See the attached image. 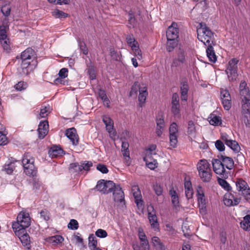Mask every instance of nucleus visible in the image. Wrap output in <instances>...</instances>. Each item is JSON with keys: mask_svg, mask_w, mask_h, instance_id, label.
Segmentation results:
<instances>
[{"mask_svg": "<svg viewBox=\"0 0 250 250\" xmlns=\"http://www.w3.org/2000/svg\"><path fill=\"white\" fill-rule=\"evenodd\" d=\"M7 39L5 27L4 26H0V40H3Z\"/></svg>", "mask_w": 250, "mask_h": 250, "instance_id": "56", "label": "nucleus"}, {"mask_svg": "<svg viewBox=\"0 0 250 250\" xmlns=\"http://www.w3.org/2000/svg\"><path fill=\"white\" fill-rule=\"evenodd\" d=\"M213 45H208L206 52L207 57H208L209 60L212 62H215L217 60V58L215 52L213 50V48L212 47Z\"/></svg>", "mask_w": 250, "mask_h": 250, "instance_id": "27", "label": "nucleus"}, {"mask_svg": "<svg viewBox=\"0 0 250 250\" xmlns=\"http://www.w3.org/2000/svg\"><path fill=\"white\" fill-rule=\"evenodd\" d=\"M144 160L146 162V165L150 169H154L157 167V163L156 160H153L151 161L149 155H146V157L144 158Z\"/></svg>", "mask_w": 250, "mask_h": 250, "instance_id": "30", "label": "nucleus"}, {"mask_svg": "<svg viewBox=\"0 0 250 250\" xmlns=\"http://www.w3.org/2000/svg\"><path fill=\"white\" fill-rule=\"evenodd\" d=\"M131 190L137 206L139 208H142L143 207V201L142 200L141 192L138 186H133Z\"/></svg>", "mask_w": 250, "mask_h": 250, "instance_id": "16", "label": "nucleus"}, {"mask_svg": "<svg viewBox=\"0 0 250 250\" xmlns=\"http://www.w3.org/2000/svg\"><path fill=\"white\" fill-rule=\"evenodd\" d=\"M126 40L128 44L131 47H132V46H133L135 45H137L138 44V42L135 40V38H134L133 35H127L126 38Z\"/></svg>", "mask_w": 250, "mask_h": 250, "instance_id": "49", "label": "nucleus"}, {"mask_svg": "<svg viewBox=\"0 0 250 250\" xmlns=\"http://www.w3.org/2000/svg\"><path fill=\"white\" fill-rule=\"evenodd\" d=\"M49 106H45L41 109L40 115L41 118L46 117L49 112Z\"/></svg>", "mask_w": 250, "mask_h": 250, "instance_id": "61", "label": "nucleus"}, {"mask_svg": "<svg viewBox=\"0 0 250 250\" xmlns=\"http://www.w3.org/2000/svg\"><path fill=\"white\" fill-rule=\"evenodd\" d=\"M185 194L187 199H189L192 197L193 191L191 184L190 182H186L185 183Z\"/></svg>", "mask_w": 250, "mask_h": 250, "instance_id": "31", "label": "nucleus"}, {"mask_svg": "<svg viewBox=\"0 0 250 250\" xmlns=\"http://www.w3.org/2000/svg\"><path fill=\"white\" fill-rule=\"evenodd\" d=\"M129 147V144L127 142L123 141L122 144V151L123 152V154L124 157H125V164L127 165H129V151L128 150Z\"/></svg>", "mask_w": 250, "mask_h": 250, "instance_id": "22", "label": "nucleus"}, {"mask_svg": "<svg viewBox=\"0 0 250 250\" xmlns=\"http://www.w3.org/2000/svg\"><path fill=\"white\" fill-rule=\"evenodd\" d=\"M152 243L157 249L162 250L165 248L164 245L161 242L159 238L157 236H154L152 238Z\"/></svg>", "mask_w": 250, "mask_h": 250, "instance_id": "42", "label": "nucleus"}, {"mask_svg": "<svg viewBox=\"0 0 250 250\" xmlns=\"http://www.w3.org/2000/svg\"><path fill=\"white\" fill-rule=\"evenodd\" d=\"M169 193L171 197L172 204L173 206L175 208L179 207V197L177 192L172 188L170 189Z\"/></svg>", "mask_w": 250, "mask_h": 250, "instance_id": "28", "label": "nucleus"}, {"mask_svg": "<svg viewBox=\"0 0 250 250\" xmlns=\"http://www.w3.org/2000/svg\"><path fill=\"white\" fill-rule=\"evenodd\" d=\"M212 164L213 170L217 174L219 175L222 178H225L228 176L225 166L220 159H213Z\"/></svg>", "mask_w": 250, "mask_h": 250, "instance_id": "10", "label": "nucleus"}, {"mask_svg": "<svg viewBox=\"0 0 250 250\" xmlns=\"http://www.w3.org/2000/svg\"><path fill=\"white\" fill-rule=\"evenodd\" d=\"M68 69L65 68H62L59 73V77L61 78H57L55 80V83L56 84L60 83L62 82L61 79H64L67 77Z\"/></svg>", "mask_w": 250, "mask_h": 250, "instance_id": "40", "label": "nucleus"}, {"mask_svg": "<svg viewBox=\"0 0 250 250\" xmlns=\"http://www.w3.org/2000/svg\"><path fill=\"white\" fill-rule=\"evenodd\" d=\"M63 238L62 235H53L47 238V241L50 243L54 245L60 244L63 241Z\"/></svg>", "mask_w": 250, "mask_h": 250, "instance_id": "33", "label": "nucleus"}, {"mask_svg": "<svg viewBox=\"0 0 250 250\" xmlns=\"http://www.w3.org/2000/svg\"><path fill=\"white\" fill-rule=\"evenodd\" d=\"M65 134L70 140L73 146H76L78 145L79 138L77 133L76 129L74 127L66 129Z\"/></svg>", "mask_w": 250, "mask_h": 250, "instance_id": "13", "label": "nucleus"}, {"mask_svg": "<svg viewBox=\"0 0 250 250\" xmlns=\"http://www.w3.org/2000/svg\"><path fill=\"white\" fill-rule=\"evenodd\" d=\"M79 227V224L77 220L71 219L68 224V228L71 229L75 230Z\"/></svg>", "mask_w": 250, "mask_h": 250, "instance_id": "53", "label": "nucleus"}, {"mask_svg": "<svg viewBox=\"0 0 250 250\" xmlns=\"http://www.w3.org/2000/svg\"><path fill=\"white\" fill-rule=\"evenodd\" d=\"M148 210V218L149 220V222L151 226L153 228H157L158 224L157 222V216L155 214V212L154 211V209L152 206H149L147 208Z\"/></svg>", "mask_w": 250, "mask_h": 250, "instance_id": "18", "label": "nucleus"}, {"mask_svg": "<svg viewBox=\"0 0 250 250\" xmlns=\"http://www.w3.org/2000/svg\"><path fill=\"white\" fill-rule=\"evenodd\" d=\"M147 95V87L146 84L142 83V86L139 87V95L138 97L140 106L142 107L145 104Z\"/></svg>", "mask_w": 250, "mask_h": 250, "instance_id": "19", "label": "nucleus"}, {"mask_svg": "<svg viewBox=\"0 0 250 250\" xmlns=\"http://www.w3.org/2000/svg\"><path fill=\"white\" fill-rule=\"evenodd\" d=\"M237 189L248 200L250 199V188L246 182L242 179H238L236 182Z\"/></svg>", "mask_w": 250, "mask_h": 250, "instance_id": "9", "label": "nucleus"}, {"mask_svg": "<svg viewBox=\"0 0 250 250\" xmlns=\"http://www.w3.org/2000/svg\"><path fill=\"white\" fill-rule=\"evenodd\" d=\"M8 39H4L3 40H0L1 45L2 46L3 49L6 51L7 52L10 50V46L9 44Z\"/></svg>", "mask_w": 250, "mask_h": 250, "instance_id": "55", "label": "nucleus"}, {"mask_svg": "<svg viewBox=\"0 0 250 250\" xmlns=\"http://www.w3.org/2000/svg\"><path fill=\"white\" fill-rule=\"evenodd\" d=\"M27 87V83L24 82H20L15 85L16 90L21 91L25 89Z\"/></svg>", "mask_w": 250, "mask_h": 250, "instance_id": "52", "label": "nucleus"}, {"mask_svg": "<svg viewBox=\"0 0 250 250\" xmlns=\"http://www.w3.org/2000/svg\"><path fill=\"white\" fill-rule=\"evenodd\" d=\"M15 168V163L10 162L9 164L5 165L4 169L7 174H10L12 173Z\"/></svg>", "mask_w": 250, "mask_h": 250, "instance_id": "48", "label": "nucleus"}, {"mask_svg": "<svg viewBox=\"0 0 250 250\" xmlns=\"http://www.w3.org/2000/svg\"><path fill=\"white\" fill-rule=\"evenodd\" d=\"M171 112L175 117L180 118V104H171Z\"/></svg>", "mask_w": 250, "mask_h": 250, "instance_id": "43", "label": "nucleus"}, {"mask_svg": "<svg viewBox=\"0 0 250 250\" xmlns=\"http://www.w3.org/2000/svg\"><path fill=\"white\" fill-rule=\"evenodd\" d=\"M220 160L227 168L231 169L233 168L234 162L231 157L221 155Z\"/></svg>", "mask_w": 250, "mask_h": 250, "instance_id": "25", "label": "nucleus"}, {"mask_svg": "<svg viewBox=\"0 0 250 250\" xmlns=\"http://www.w3.org/2000/svg\"><path fill=\"white\" fill-rule=\"evenodd\" d=\"M242 99V112L245 114L243 120L247 125L249 124V118H250V92L249 89L240 91Z\"/></svg>", "mask_w": 250, "mask_h": 250, "instance_id": "3", "label": "nucleus"}, {"mask_svg": "<svg viewBox=\"0 0 250 250\" xmlns=\"http://www.w3.org/2000/svg\"><path fill=\"white\" fill-rule=\"evenodd\" d=\"M186 63V54L184 49L179 48L176 55L173 58L170 67L172 71L181 70Z\"/></svg>", "mask_w": 250, "mask_h": 250, "instance_id": "6", "label": "nucleus"}, {"mask_svg": "<svg viewBox=\"0 0 250 250\" xmlns=\"http://www.w3.org/2000/svg\"><path fill=\"white\" fill-rule=\"evenodd\" d=\"M178 29L177 25L176 23L173 22L172 24L169 26L167 31V39H175L177 40L178 38Z\"/></svg>", "mask_w": 250, "mask_h": 250, "instance_id": "17", "label": "nucleus"}, {"mask_svg": "<svg viewBox=\"0 0 250 250\" xmlns=\"http://www.w3.org/2000/svg\"><path fill=\"white\" fill-rule=\"evenodd\" d=\"M112 192L114 201L121 205H124L125 204L124 193L120 186L115 185V187L114 188Z\"/></svg>", "mask_w": 250, "mask_h": 250, "instance_id": "11", "label": "nucleus"}, {"mask_svg": "<svg viewBox=\"0 0 250 250\" xmlns=\"http://www.w3.org/2000/svg\"><path fill=\"white\" fill-rule=\"evenodd\" d=\"M215 146L216 148L220 151L225 150V146L224 143L220 140L216 141L215 142Z\"/></svg>", "mask_w": 250, "mask_h": 250, "instance_id": "60", "label": "nucleus"}, {"mask_svg": "<svg viewBox=\"0 0 250 250\" xmlns=\"http://www.w3.org/2000/svg\"><path fill=\"white\" fill-rule=\"evenodd\" d=\"M99 97L103 101L104 104L105 106L109 107V101L107 98L106 94L104 90L100 89L98 93Z\"/></svg>", "mask_w": 250, "mask_h": 250, "instance_id": "34", "label": "nucleus"}, {"mask_svg": "<svg viewBox=\"0 0 250 250\" xmlns=\"http://www.w3.org/2000/svg\"><path fill=\"white\" fill-rule=\"evenodd\" d=\"M197 168L198 173L211 171L210 164L206 160H201L197 164Z\"/></svg>", "mask_w": 250, "mask_h": 250, "instance_id": "20", "label": "nucleus"}, {"mask_svg": "<svg viewBox=\"0 0 250 250\" xmlns=\"http://www.w3.org/2000/svg\"><path fill=\"white\" fill-rule=\"evenodd\" d=\"M31 224V220L28 213L21 211L17 217V221L12 224V229L16 234H28L26 229Z\"/></svg>", "mask_w": 250, "mask_h": 250, "instance_id": "1", "label": "nucleus"}, {"mask_svg": "<svg viewBox=\"0 0 250 250\" xmlns=\"http://www.w3.org/2000/svg\"><path fill=\"white\" fill-rule=\"evenodd\" d=\"M11 8L8 5H4L1 8V12L5 16H8L10 15Z\"/></svg>", "mask_w": 250, "mask_h": 250, "instance_id": "54", "label": "nucleus"}, {"mask_svg": "<svg viewBox=\"0 0 250 250\" xmlns=\"http://www.w3.org/2000/svg\"><path fill=\"white\" fill-rule=\"evenodd\" d=\"M82 170H88L92 166V163L90 161H84L81 163Z\"/></svg>", "mask_w": 250, "mask_h": 250, "instance_id": "58", "label": "nucleus"}, {"mask_svg": "<svg viewBox=\"0 0 250 250\" xmlns=\"http://www.w3.org/2000/svg\"><path fill=\"white\" fill-rule=\"evenodd\" d=\"M240 201V199L235 197L231 193H227L224 195V202L228 207L237 205Z\"/></svg>", "mask_w": 250, "mask_h": 250, "instance_id": "15", "label": "nucleus"}, {"mask_svg": "<svg viewBox=\"0 0 250 250\" xmlns=\"http://www.w3.org/2000/svg\"><path fill=\"white\" fill-rule=\"evenodd\" d=\"M69 170L72 173H79L83 170L82 168V165L81 164H79L78 163H72L70 165Z\"/></svg>", "mask_w": 250, "mask_h": 250, "instance_id": "36", "label": "nucleus"}, {"mask_svg": "<svg viewBox=\"0 0 250 250\" xmlns=\"http://www.w3.org/2000/svg\"><path fill=\"white\" fill-rule=\"evenodd\" d=\"M52 15L56 18H65L68 17V15L63 11L56 9L52 12Z\"/></svg>", "mask_w": 250, "mask_h": 250, "instance_id": "46", "label": "nucleus"}, {"mask_svg": "<svg viewBox=\"0 0 250 250\" xmlns=\"http://www.w3.org/2000/svg\"><path fill=\"white\" fill-rule=\"evenodd\" d=\"M133 52L134 55L139 60L143 59L142 54L141 50L139 48V44L135 45L131 47Z\"/></svg>", "mask_w": 250, "mask_h": 250, "instance_id": "41", "label": "nucleus"}, {"mask_svg": "<svg viewBox=\"0 0 250 250\" xmlns=\"http://www.w3.org/2000/svg\"><path fill=\"white\" fill-rule=\"evenodd\" d=\"M48 122L46 121L40 123L38 129L39 138L43 139L46 136L48 132Z\"/></svg>", "mask_w": 250, "mask_h": 250, "instance_id": "21", "label": "nucleus"}, {"mask_svg": "<svg viewBox=\"0 0 250 250\" xmlns=\"http://www.w3.org/2000/svg\"><path fill=\"white\" fill-rule=\"evenodd\" d=\"M238 60L236 59H231L226 70L228 78L230 81H235L237 77V65Z\"/></svg>", "mask_w": 250, "mask_h": 250, "instance_id": "8", "label": "nucleus"}, {"mask_svg": "<svg viewBox=\"0 0 250 250\" xmlns=\"http://www.w3.org/2000/svg\"><path fill=\"white\" fill-rule=\"evenodd\" d=\"M221 98L224 108L229 110L231 106V97L229 91L223 90L221 91Z\"/></svg>", "mask_w": 250, "mask_h": 250, "instance_id": "14", "label": "nucleus"}, {"mask_svg": "<svg viewBox=\"0 0 250 250\" xmlns=\"http://www.w3.org/2000/svg\"><path fill=\"white\" fill-rule=\"evenodd\" d=\"M19 238L24 246L30 249L31 240L29 235H19Z\"/></svg>", "mask_w": 250, "mask_h": 250, "instance_id": "39", "label": "nucleus"}, {"mask_svg": "<svg viewBox=\"0 0 250 250\" xmlns=\"http://www.w3.org/2000/svg\"><path fill=\"white\" fill-rule=\"evenodd\" d=\"M139 239L141 241L142 250H149L148 241L146 235H139Z\"/></svg>", "mask_w": 250, "mask_h": 250, "instance_id": "35", "label": "nucleus"}, {"mask_svg": "<svg viewBox=\"0 0 250 250\" xmlns=\"http://www.w3.org/2000/svg\"><path fill=\"white\" fill-rule=\"evenodd\" d=\"M199 26L197 30L198 40L206 46L214 45V33L203 22L200 23Z\"/></svg>", "mask_w": 250, "mask_h": 250, "instance_id": "2", "label": "nucleus"}, {"mask_svg": "<svg viewBox=\"0 0 250 250\" xmlns=\"http://www.w3.org/2000/svg\"><path fill=\"white\" fill-rule=\"evenodd\" d=\"M178 44V40L167 39V50L168 52L172 51Z\"/></svg>", "mask_w": 250, "mask_h": 250, "instance_id": "37", "label": "nucleus"}, {"mask_svg": "<svg viewBox=\"0 0 250 250\" xmlns=\"http://www.w3.org/2000/svg\"><path fill=\"white\" fill-rule=\"evenodd\" d=\"M212 171L199 173V176L204 182H209L212 178Z\"/></svg>", "mask_w": 250, "mask_h": 250, "instance_id": "38", "label": "nucleus"}, {"mask_svg": "<svg viewBox=\"0 0 250 250\" xmlns=\"http://www.w3.org/2000/svg\"><path fill=\"white\" fill-rule=\"evenodd\" d=\"M41 217H42L44 220L47 221L49 219L50 213L49 211L46 209L42 210L40 211Z\"/></svg>", "mask_w": 250, "mask_h": 250, "instance_id": "57", "label": "nucleus"}, {"mask_svg": "<svg viewBox=\"0 0 250 250\" xmlns=\"http://www.w3.org/2000/svg\"><path fill=\"white\" fill-rule=\"evenodd\" d=\"M115 184L111 181L101 180L97 182L96 189L102 194H108L112 192Z\"/></svg>", "mask_w": 250, "mask_h": 250, "instance_id": "7", "label": "nucleus"}, {"mask_svg": "<svg viewBox=\"0 0 250 250\" xmlns=\"http://www.w3.org/2000/svg\"><path fill=\"white\" fill-rule=\"evenodd\" d=\"M103 121L105 125L106 129L108 133L110 134H114L113 130V122L107 116H104L103 117Z\"/></svg>", "mask_w": 250, "mask_h": 250, "instance_id": "23", "label": "nucleus"}, {"mask_svg": "<svg viewBox=\"0 0 250 250\" xmlns=\"http://www.w3.org/2000/svg\"><path fill=\"white\" fill-rule=\"evenodd\" d=\"M218 182L219 185L223 187L225 189L229 191L230 190L231 187L229 183L224 179L222 178H218Z\"/></svg>", "mask_w": 250, "mask_h": 250, "instance_id": "50", "label": "nucleus"}, {"mask_svg": "<svg viewBox=\"0 0 250 250\" xmlns=\"http://www.w3.org/2000/svg\"><path fill=\"white\" fill-rule=\"evenodd\" d=\"M221 138L225 144L235 152H238L240 149V146L238 143L230 139V137L227 134H222Z\"/></svg>", "mask_w": 250, "mask_h": 250, "instance_id": "12", "label": "nucleus"}, {"mask_svg": "<svg viewBox=\"0 0 250 250\" xmlns=\"http://www.w3.org/2000/svg\"><path fill=\"white\" fill-rule=\"evenodd\" d=\"M178 136V134H169V135L170 145L173 148L177 146Z\"/></svg>", "mask_w": 250, "mask_h": 250, "instance_id": "44", "label": "nucleus"}, {"mask_svg": "<svg viewBox=\"0 0 250 250\" xmlns=\"http://www.w3.org/2000/svg\"><path fill=\"white\" fill-rule=\"evenodd\" d=\"M169 134H178V125L176 123L173 122L170 125Z\"/></svg>", "mask_w": 250, "mask_h": 250, "instance_id": "51", "label": "nucleus"}, {"mask_svg": "<svg viewBox=\"0 0 250 250\" xmlns=\"http://www.w3.org/2000/svg\"><path fill=\"white\" fill-rule=\"evenodd\" d=\"M97 169L103 173H107L108 172L106 166L103 164H98L97 166Z\"/></svg>", "mask_w": 250, "mask_h": 250, "instance_id": "62", "label": "nucleus"}, {"mask_svg": "<svg viewBox=\"0 0 250 250\" xmlns=\"http://www.w3.org/2000/svg\"><path fill=\"white\" fill-rule=\"evenodd\" d=\"M34 55L35 52L31 48H28L21 53V66L23 74H28L29 71L33 69L31 62Z\"/></svg>", "mask_w": 250, "mask_h": 250, "instance_id": "4", "label": "nucleus"}, {"mask_svg": "<svg viewBox=\"0 0 250 250\" xmlns=\"http://www.w3.org/2000/svg\"><path fill=\"white\" fill-rule=\"evenodd\" d=\"M241 227L244 230H250V215H247L240 223Z\"/></svg>", "mask_w": 250, "mask_h": 250, "instance_id": "32", "label": "nucleus"}, {"mask_svg": "<svg viewBox=\"0 0 250 250\" xmlns=\"http://www.w3.org/2000/svg\"><path fill=\"white\" fill-rule=\"evenodd\" d=\"M153 189L155 191V193L158 196L162 195L163 193V188L160 185L157 184L154 185L153 186Z\"/></svg>", "mask_w": 250, "mask_h": 250, "instance_id": "59", "label": "nucleus"}, {"mask_svg": "<svg viewBox=\"0 0 250 250\" xmlns=\"http://www.w3.org/2000/svg\"><path fill=\"white\" fill-rule=\"evenodd\" d=\"M141 86H140L138 84V83L137 82H135L131 87L130 90V95L137 94L138 89H139V87Z\"/></svg>", "mask_w": 250, "mask_h": 250, "instance_id": "63", "label": "nucleus"}, {"mask_svg": "<svg viewBox=\"0 0 250 250\" xmlns=\"http://www.w3.org/2000/svg\"><path fill=\"white\" fill-rule=\"evenodd\" d=\"M196 133L195 125L192 121H189L188 123V133L189 135H194Z\"/></svg>", "mask_w": 250, "mask_h": 250, "instance_id": "45", "label": "nucleus"}, {"mask_svg": "<svg viewBox=\"0 0 250 250\" xmlns=\"http://www.w3.org/2000/svg\"><path fill=\"white\" fill-rule=\"evenodd\" d=\"M49 154L52 158H56L62 156L63 150L58 146H54L49 151Z\"/></svg>", "mask_w": 250, "mask_h": 250, "instance_id": "24", "label": "nucleus"}, {"mask_svg": "<svg viewBox=\"0 0 250 250\" xmlns=\"http://www.w3.org/2000/svg\"><path fill=\"white\" fill-rule=\"evenodd\" d=\"M179 104V95L177 93L173 94L171 100V104Z\"/></svg>", "mask_w": 250, "mask_h": 250, "instance_id": "64", "label": "nucleus"}, {"mask_svg": "<svg viewBox=\"0 0 250 250\" xmlns=\"http://www.w3.org/2000/svg\"><path fill=\"white\" fill-rule=\"evenodd\" d=\"M88 247L90 249L95 248L97 246V240L94 235H89L88 237Z\"/></svg>", "mask_w": 250, "mask_h": 250, "instance_id": "47", "label": "nucleus"}, {"mask_svg": "<svg viewBox=\"0 0 250 250\" xmlns=\"http://www.w3.org/2000/svg\"><path fill=\"white\" fill-rule=\"evenodd\" d=\"M22 164L24 171L27 175L31 177L36 175L37 169L34 166V158L29 153H26L24 154Z\"/></svg>", "mask_w": 250, "mask_h": 250, "instance_id": "5", "label": "nucleus"}, {"mask_svg": "<svg viewBox=\"0 0 250 250\" xmlns=\"http://www.w3.org/2000/svg\"><path fill=\"white\" fill-rule=\"evenodd\" d=\"M209 122L210 125H219L221 124L222 120L221 118L213 113H212L210 115V116L208 117Z\"/></svg>", "mask_w": 250, "mask_h": 250, "instance_id": "29", "label": "nucleus"}, {"mask_svg": "<svg viewBox=\"0 0 250 250\" xmlns=\"http://www.w3.org/2000/svg\"><path fill=\"white\" fill-rule=\"evenodd\" d=\"M188 90V85L187 82L184 81L181 83V99L183 101H187V94Z\"/></svg>", "mask_w": 250, "mask_h": 250, "instance_id": "26", "label": "nucleus"}]
</instances>
